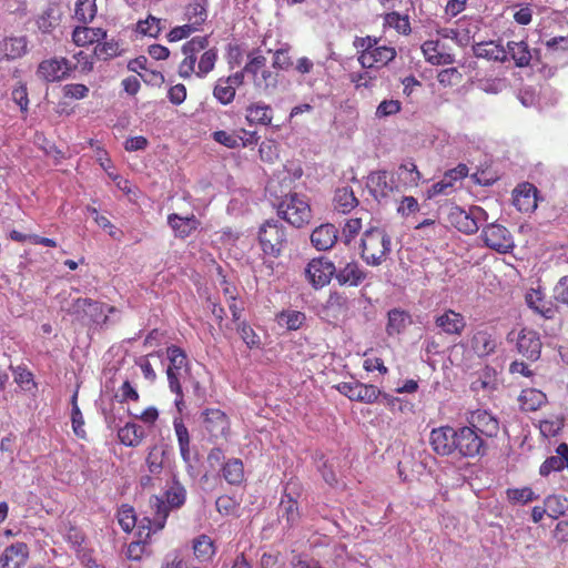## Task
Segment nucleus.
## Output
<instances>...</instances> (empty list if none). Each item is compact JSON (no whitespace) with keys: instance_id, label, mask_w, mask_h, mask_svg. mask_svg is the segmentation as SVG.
Returning <instances> with one entry per match:
<instances>
[{"instance_id":"obj_55","label":"nucleus","mask_w":568,"mask_h":568,"mask_svg":"<svg viewBox=\"0 0 568 568\" xmlns=\"http://www.w3.org/2000/svg\"><path fill=\"white\" fill-rule=\"evenodd\" d=\"M236 89L230 84L224 78H220L213 90L214 98L226 105L230 104L235 98Z\"/></svg>"},{"instance_id":"obj_30","label":"nucleus","mask_w":568,"mask_h":568,"mask_svg":"<svg viewBox=\"0 0 568 568\" xmlns=\"http://www.w3.org/2000/svg\"><path fill=\"white\" fill-rule=\"evenodd\" d=\"M146 437L144 428L134 423L128 422L118 430V438L120 443L126 447H139Z\"/></svg>"},{"instance_id":"obj_34","label":"nucleus","mask_w":568,"mask_h":568,"mask_svg":"<svg viewBox=\"0 0 568 568\" xmlns=\"http://www.w3.org/2000/svg\"><path fill=\"white\" fill-rule=\"evenodd\" d=\"M349 310L348 298L345 294L333 292L329 294L324 308V315L329 320H338L339 316H345Z\"/></svg>"},{"instance_id":"obj_57","label":"nucleus","mask_w":568,"mask_h":568,"mask_svg":"<svg viewBox=\"0 0 568 568\" xmlns=\"http://www.w3.org/2000/svg\"><path fill=\"white\" fill-rule=\"evenodd\" d=\"M163 456L164 452L162 447L158 445H154L149 449L145 464L151 474L156 475L161 473L163 469Z\"/></svg>"},{"instance_id":"obj_7","label":"nucleus","mask_w":568,"mask_h":568,"mask_svg":"<svg viewBox=\"0 0 568 568\" xmlns=\"http://www.w3.org/2000/svg\"><path fill=\"white\" fill-rule=\"evenodd\" d=\"M287 236L283 224L276 220L265 221L258 231V243L264 254L277 257L281 255Z\"/></svg>"},{"instance_id":"obj_48","label":"nucleus","mask_w":568,"mask_h":568,"mask_svg":"<svg viewBox=\"0 0 568 568\" xmlns=\"http://www.w3.org/2000/svg\"><path fill=\"white\" fill-rule=\"evenodd\" d=\"M175 435L179 443L180 454L183 460L190 459V434L181 418H174L173 422Z\"/></svg>"},{"instance_id":"obj_38","label":"nucleus","mask_w":568,"mask_h":568,"mask_svg":"<svg viewBox=\"0 0 568 568\" xmlns=\"http://www.w3.org/2000/svg\"><path fill=\"white\" fill-rule=\"evenodd\" d=\"M338 284L358 286L365 278L366 273L361 268L358 263H347L343 268L335 273Z\"/></svg>"},{"instance_id":"obj_41","label":"nucleus","mask_w":568,"mask_h":568,"mask_svg":"<svg viewBox=\"0 0 568 568\" xmlns=\"http://www.w3.org/2000/svg\"><path fill=\"white\" fill-rule=\"evenodd\" d=\"M222 477L230 485L239 486L244 481V465L240 458L229 459L221 469Z\"/></svg>"},{"instance_id":"obj_25","label":"nucleus","mask_w":568,"mask_h":568,"mask_svg":"<svg viewBox=\"0 0 568 568\" xmlns=\"http://www.w3.org/2000/svg\"><path fill=\"white\" fill-rule=\"evenodd\" d=\"M525 301L529 308L547 320L554 318L557 313L556 306L552 302L546 300L540 290L530 288L526 293Z\"/></svg>"},{"instance_id":"obj_4","label":"nucleus","mask_w":568,"mask_h":568,"mask_svg":"<svg viewBox=\"0 0 568 568\" xmlns=\"http://www.w3.org/2000/svg\"><path fill=\"white\" fill-rule=\"evenodd\" d=\"M392 252V240L388 233L381 227L367 229L359 242V255L371 266L383 264Z\"/></svg>"},{"instance_id":"obj_46","label":"nucleus","mask_w":568,"mask_h":568,"mask_svg":"<svg viewBox=\"0 0 568 568\" xmlns=\"http://www.w3.org/2000/svg\"><path fill=\"white\" fill-rule=\"evenodd\" d=\"M193 550L200 561H209L215 554L213 540L206 535H201L194 539Z\"/></svg>"},{"instance_id":"obj_1","label":"nucleus","mask_w":568,"mask_h":568,"mask_svg":"<svg viewBox=\"0 0 568 568\" xmlns=\"http://www.w3.org/2000/svg\"><path fill=\"white\" fill-rule=\"evenodd\" d=\"M209 36H196L182 45L183 59L178 67L181 78L190 79L195 75L202 79L214 69L217 61V49L209 48Z\"/></svg>"},{"instance_id":"obj_24","label":"nucleus","mask_w":568,"mask_h":568,"mask_svg":"<svg viewBox=\"0 0 568 568\" xmlns=\"http://www.w3.org/2000/svg\"><path fill=\"white\" fill-rule=\"evenodd\" d=\"M168 224L173 230L175 237L184 240L199 229L201 222L194 214L181 216L176 213H171L168 215Z\"/></svg>"},{"instance_id":"obj_54","label":"nucleus","mask_w":568,"mask_h":568,"mask_svg":"<svg viewBox=\"0 0 568 568\" xmlns=\"http://www.w3.org/2000/svg\"><path fill=\"white\" fill-rule=\"evenodd\" d=\"M506 496L509 503L520 505H526L539 498V495L535 494L530 487L508 488Z\"/></svg>"},{"instance_id":"obj_17","label":"nucleus","mask_w":568,"mask_h":568,"mask_svg":"<svg viewBox=\"0 0 568 568\" xmlns=\"http://www.w3.org/2000/svg\"><path fill=\"white\" fill-rule=\"evenodd\" d=\"M203 425L213 438H226L231 425L227 415L219 408H206L203 413Z\"/></svg>"},{"instance_id":"obj_64","label":"nucleus","mask_w":568,"mask_h":568,"mask_svg":"<svg viewBox=\"0 0 568 568\" xmlns=\"http://www.w3.org/2000/svg\"><path fill=\"white\" fill-rule=\"evenodd\" d=\"M306 316L300 311L283 312L280 315V322H284L286 327L291 331L298 329L305 322Z\"/></svg>"},{"instance_id":"obj_44","label":"nucleus","mask_w":568,"mask_h":568,"mask_svg":"<svg viewBox=\"0 0 568 568\" xmlns=\"http://www.w3.org/2000/svg\"><path fill=\"white\" fill-rule=\"evenodd\" d=\"M384 29H394L398 34L407 36L410 33V22L408 16H402L398 12H389L384 16Z\"/></svg>"},{"instance_id":"obj_42","label":"nucleus","mask_w":568,"mask_h":568,"mask_svg":"<svg viewBox=\"0 0 568 568\" xmlns=\"http://www.w3.org/2000/svg\"><path fill=\"white\" fill-rule=\"evenodd\" d=\"M410 322L409 314L399 308H393L387 313L386 333L388 336L400 334Z\"/></svg>"},{"instance_id":"obj_28","label":"nucleus","mask_w":568,"mask_h":568,"mask_svg":"<svg viewBox=\"0 0 568 568\" xmlns=\"http://www.w3.org/2000/svg\"><path fill=\"white\" fill-rule=\"evenodd\" d=\"M245 120L250 125H270L273 120V110L262 101L251 103L245 109Z\"/></svg>"},{"instance_id":"obj_45","label":"nucleus","mask_w":568,"mask_h":568,"mask_svg":"<svg viewBox=\"0 0 568 568\" xmlns=\"http://www.w3.org/2000/svg\"><path fill=\"white\" fill-rule=\"evenodd\" d=\"M10 98L19 106L22 119H27L30 103L27 83L22 81L17 82L11 89Z\"/></svg>"},{"instance_id":"obj_37","label":"nucleus","mask_w":568,"mask_h":568,"mask_svg":"<svg viewBox=\"0 0 568 568\" xmlns=\"http://www.w3.org/2000/svg\"><path fill=\"white\" fill-rule=\"evenodd\" d=\"M207 6V0H192V2L185 7L184 17L187 23L196 27V30H201V27L206 21Z\"/></svg>"},{"instance_id":"obj_63","label":"nucleus","mask_w":568,"mask_h":568,"mask_svg":"<svg viewBox=\"0 0 568 568\" xmlns=\"http://www.w3.org/2000/svg\"><path fill=\"white\" fill-rule=\"evenodd\" d=\"M281 506L283 507L282 517L285 518L290 527H293L300 519L297 501L290 497L287 500H282Z\"/></svg>"},{"instance_id":"obj_16","label":"nucleus","mask_w":568,"mask_h":568,"mask_svg":"<svg viewBox=\"0 0 568 568\" xmlns=\"http://www.w3.org/2000/svg\"><path fill=\"white\" fill-rule=\"evenodd\" d=\"M335 273L334 263L325 257L313 258L305 268V275L315 288L327 285Z\"/></svg>"},{"instance_id":"obj_58","label":"nucleus","mask_w":568,"mask_h":568,"mask_svg":"<svg viewBox=\"0 0 568 568\" xmlns=\"http://www.w3.org/2000/svg\"><path fill=\"white\" fill-rule=\"evenodd\" d=\"M162 29V20L153 16H149L145 20L139 21L136 27L139 33L152 38H156Z\"/></svg>"},{"instance_id":"obj_49","label":"nucleus","mask_w":568,"mask_h":568,"mask_svg":"<svg viewBox=\"0 0 568 568\" xmlns=\"http://www.w3.org/2000/svg\"><path fill=\"white\" fill-rule=\"evenodd\" d=\"M180 373L166 371V377L170 390L175 394L174 405L179 413H182L185 408L184 394L180 382Z\"/></svg>"},{"instance_id":"obj_13","label":"nucleus","mask_w":568,"mask_h":568,"mask_svg":"<svg viewBox=\"0 0 568 568\" xmlns=\"http://www.w3.org/2000/svg\"><path fill=\"white\" fill-rule=\"evenodd\" d=\"M335 387L348 399L365 404H373L377 402L382 395V390L377 386L361 382H342Z\"/></svg>"},{"instance_id":"obj_22","label":"nucleus","mask_w":568,"mask_h":568,"mask_svg":"<svg viewBox=\"0 0 568 568\" xmlns=\"http://www.w3.org/2000/svg\"><path fill=\"white\" fill-rule=\"evenodd\" d=\"M436 326L447 335H462L466 327V321L463 314L454 310H446L435 317Z\"/></svg>"},{"instance_id":"obj_61","label":"nucleus","mask_w":568,"mask_h":568,"mask_svg":"<svg viewBox=\"0 0 568 568\" xmlns=\"http://www.w3.org/2000/svg\"><path fill=\"white\" fill-rule=\"evenodd\" d=\"M77 398H78V393L75 392L72 396V414H71L72 429L79 438H85L87 433L83 428L84 419H83L82 413L77 404Z\"/></svg>"},{"instance_id":"obj_11","label":"nucleus","mask_w":568,"mask_h":568,"mask_svg":"<svg viewBox=\"0 0 568 568\" xmlns=\"http://www.w3.org/2000/svg\"><path fill=\"white\" fill-rule=\"evenodd\" d=\"M467 426L478 433L484 442L496 437L499 433V420L486 409L470 410L466 416Z\"/></svg>"},{"instance_id":"obj_29","label":"nucleus","mask_w":568,"mask_h":568,"mask_svg":"<svg viewBox=\"0 0 568 568\" xmlns=\"http://www.w3.org/2000/svg\"><path fill=\"white\" fill-rule=\"evenodd\" d=\"M103 307V303L91 298H77L73 302V308L77 313L83 312L91 321L105 324L109 317L104 314Z\"/></svg>"},{"instance_id":"obj_27","label":"nucleus","mask_w":568,"mask_h":568,"mask_svg":"<svg viewBox=\"0 0 568 568\" xmlns=\"http://www.w3.org/2000/svg\"><path fill=\"white\" fill-rule=\"evenodd\" d=\"M62 12L57 3H49L36 17V24L42 33H51L61 22Z\"/></svg>"},{"instance_id":"obj_15","label":"nucleus","mask_w":568,"mask_h":568,"mask_svg":"<svg viewBox=\"0 0 568 568\" xmlns=\"http://www.w3.org/2000/svg\"><path fill=\"white\" fill-rule=\"evenodd\" d=\"M457 428L449 425L434 428L429 435V443L433 450L439 456L457 454L456 438Z\"/></svg>"},{"instance_id":"obj_19","label":"nucleus","mask_w":568,"mask_h":568,"mask_svg":"<svg viewBox=\"0 0 568 568\" xmlns=\"http://www.w3.org/2000/svg\"><path fill=\"white\" fill-rule=\"evenodd\" d=\"M29 547L18 541L6 547L0 555V568H23L29 559Z\"/></svg>"},{"instance_id":"obj_21","label":"nucleus","mask_w":568,"mask_h":568,"mask_svg":"<svg viewBox=\"0 0 568 568\" xmlns=\"http://www.w3.org/2000/svg\"><path fill=\"white\" fill-rule=\"evenodd\" d=\"M425 60L433 65H445L455 62V57L445 50L439 40H427L422 44Z\"/></svg>"},{"instance_id":"obj_26","label":"nucleus","mask_w":568,"mask_h":568,"mask_svg":"<svg viewBox=\"0 0 568 568\" xmlns=\"http://www.w3.org/2000/svg\"><path fill=\"white\" fill-rule=\"evenodd\" d=\"M338 237V230L334 224L326 223L317 226L311 234V242L318 251H326L334 246Z\"/></svg>"},{"instance_id":"obj_33","label":"nucleus","mask_w":568,"mask_h":568,"mask_svg":"<svg viewBox=\"0 0 568 568\" xmlns=\"http://www.w3.org/2000/svg\"><path fill=\"white\" fill-rule=\"evenodd\" d=\"M556 456L548 457L539 468V474L541 476H548L554 471H560L565 467L568 468V445L566 443H561L556 448Z\"/></svg>"},{"instance_id":"obj_43","label":"nucleus","mask_w":568,"mask_h":568,"mask_svg":"<svg viewBox=\"0 0 568 568\" xmlns=\"http://www.w3.org/2000/svg\"><path fill=\"white\" fill-rule=\"evenodd\" d=\"M508 51L511 59L515 61L516 67L524 68L528 67L531 60L529 47L525 41H509L507 43Z\"/></svg>"},{"instance_id":"obj_40","label":"nucleus","mask_w":568,"mask_h":568,"mask_svg":"<svg viewBox=\"0 0 568 568\" xmlns=\"http://www.w3.org/2000/svg\"><path fill=\"white\" fill-rule=\"evenodd\" d=\"M457 26V34H458V45L466 47L476 37L479 31V21L475 18H466L458 20L456 22Z\"/></svg>"},{"instance_id":"obj_53","label":"nucleus","mask_w":568,"mask_h":568,"mask_svg":"<svg viewBox=\"0 0 568 568\" xmlns=\"http://www.w3.org/2000/svg\"><path fill=\"white\" fill-rule=\"evenodd\" d=\"M166 355L170 361L166 371L181 372V369L187 367V356L181 347L176 345L169 346L166 348Z\"/></svg>"},{"instance_id":"obj_23","label":"nucleus","mask_w":568,"mask_h":568,"mask_svg":"<svg viewBox=\"0 0 568 568\" xmlns=\"http://www.w3.org/2000/svg\"><path fill=\"white\" fill-rule=\"evenodd\" d=\"M513 203L518 211L529 213L537 207V189L530 183H524L514 190Z\"/></svg>"},{"instance_id":"obj_31","label":"nucleus","mask_w":568,"mask_h":568,"mask_svg":"<svg viewBox=\"0 0 568 568\" xmlns=\"http://www.w3.org/2000/svg\"><path fill=\"white\" fill-rule=\"evenodd\" d=\"M359 204L354 191L349 186H342L335 190L333 196L334 210L342 214L351 213Z\"/></svg>"},{"instance_id":"obj_60","label":"nucleus","mask_w":568,"mask_h":568,"mask_svg":"<svg viewBox=\"0 0 568 568\" xmlns=\"http://www.w3.org/2000/svg\"><path fill=\"white\" fill-rule=\"evenodd\" d=\"M118 521L124 531H131L136 524V517L133 507L130 505H122L118 510Z\"/></svg>"},{"instance_id":"obj_62","label":"nucleus","mask_w":568,"mask_h":568,"mask_svg":"<svg viewBox=\"0 0 568 568\" xmlns=\"http://www.w3.org/2000/svg\"><path fill=\"white\" fill-rule=\"evenodd\" d=\"M363 227V219L362 217H351L348 219L343 229L342 236L345 244H351V242L358 235L359 231Z\"/></svg>"},{"instance_id":"obj_50","label":"nucleus","mask_w":568,"mask_h":568,"mask_svg":"<svg viewBox=\"0 0 568 568\" xmlns=\"http://www.w3.org/2000/svg\"><path fill=\"white\" fill-rule=\"evenodd\" d=\"M544 505L547 509V516L557 519L566 514L568 508L567 499L560 495H549L545 498Z\"/></svg>"},{"instance_id":"obj_5","label":"nucleus","mask_w":568,"mask_h":568,"mask_svg":"<svg viewBox=\"0 0 568 568\" xmlns=\"http://www.w3.org/2000/svg\"><path fill=\"white\" fill-rule=\"evenodd\" d=\"M244 71L252 78L253 87L264 94L274 93L282 81L281 73L266 67V58L258 50L248 53Z\"/></svg>"},{"instance_id":"obj_18","label":"nucleus","mask_w":568,"mask_h":568,"mask_svg":"<svg viewBox=\"0 0 568 568\" xmlns=\"http://www.w3.org/2000/svg\"><path fill=\"white\" fill-rule=\"evenodd\" d=\"M517 351L529 361H537L541 353L542 343L538 332L530 328L520 329L517 342Z\"/></svg>"},{"instance_id":"obj_9","label":"nucleus","mask_w":568,"mask_h":568,"mask_svg":"<svg viewBox=\"0 0 568 568\" xmlns=\"http://www.w3.org/2000/svg\"><path fill=\"white\" fill-rule=\"evenodd\" d=\"M457 454L465 458L484 456L488 450V443L484 442L478 433L465 425L457 428L455 438Z\"/></svg>"},{"instance_id":"obj_14","label":"nucleus","mask_w":568,"mask_h":568,"mask_svg":"<svg viewBox=\"0 0 568 568\" xmlns=\"http://www.w3.org/2000/svg\"><path fill=\"white\" fill-rule=\"evenodd\" d=\"M77 68L65 58H51L41 61L37 75L45 82H58L67 78Z\"/></svg>"},{"instance_id":"obj_8","label":"nucleus","mask_w":568,"mask_h":568,"mask_svg":"<svg viewBox=\"0 0 568 568\" xmlns=\"http://www.w3.org/2000/svg\"><path fill=\"white\" fill-rule=\"evenodd\" d=\"M487 219L488 213L477 205H473L468 210L455 206L448 214L450 224L465 234H475L479 230V225Z\"/></svg>"},{"instance_id":"obj_35","label":"nucleus","mask_w":568,"mask_h":568,"mask_svg":"<svg viewBox=\"0 0 568 568\" xmlns=\"http://www.w3.org/2000/svg\"><path fill=\"white\" fill-rule=\"evenodd\" d=\"M106 38V31L102 28L77 27L72 32V41L78 47L98 43Z\"/></svg>"},{"instance_id":"obj_36","label":"nucleus","mask_w":568,"mask_h":568,"mask_svg":"<svg viewBox=\"0 0 568 568\" xmlns=\"http://www.w3.org/2000/svg\"><path fill=\"white\" fill-rule=\"evenodd\" d=\"M473 52L475 57L490 61L503 62L507 58L505 48L495 41L478 42L473 45Z\"/></svg>"},{"instance_id":"obj_3","label":"nucleus","mask_w":568,"mask_h":568,"mask_svg":"<svg viewBox=\"0 0 568 568\" xmlns=\"http://www.w3.org/2000/svg\"><path fill=\"white\" fill-rule=\"evenodd\" d=\"M186 501V489L178 480L164 491L163 497L153 495L150 498V507L153 518L150 521V529L156 532L164 528L170 511L180 509Z\"/></svg>"},{"instance_id":"obj_47","label":"nucleus","mask_w":568,"mask_h":568,"mask_svg":"<svg viewBox=\"0 0 568 568\" xmlns=\"http://www.w3.org/2000/svg\"><path fill=\"white\" fill-rule=\"evenodd\" d=\"M268 52L273 53V57H272V68L273 69H275L277 71H280V70L287 71L294 65L292 55L290 54V52H291L290 44L285 43L281 48H278L274 51L268 50Z\"/></svg>"},{"instance_id":"obj_10","label":"nucleus","mask_w":568,"mask_h":568,"mask_svg":"<svg viewBox=\"0 0 568 568\" xmlns=\"http://www.w3.org/2000/svg\"><path fill=\"white\" fill-rule=\"evenodd\" d=\"M480 239L487 247L500 254L510 253L515 248L511 233L507 227L498 223L486 225L480 233Z\"/></svg>"},{"instance_id":"obj_51","label":"nucleus","mask_w":568,"mask_h":568,"mask_svg":"<svg viewBox=\"0 0 568 568\" xmlns=\"http://www.w3.org/2000/svg\"><path fill=\"white\" fill-rule=\"evenodd\" d=\"M236 331L240 334L242 341L250 349L261 348V337L258 336V334H256V332L246 321H241L236 323Z\"/></svg>"},{"instance_id":"obj_6","label":"nucleus","mask_w":568,"mask_h":568,"mask_svg":"<svg viewBox=\"0 0 568 568\" xmlns=\"http://www.w3.org/2000/svg\"><path fill=\"white\" fill-rule=\"evenodd\" d=\"M277 214L294 227H303L312 220L311 205L305 195L290 193L277 205Z\"/></svg>"},{"instance_id":"obj_20","label":"nucleus","mask_w":568,"mask_h":568,"mask_svg":"<svg viewBox=\"0 0 568 568\" xmlns=\"http://www.w3.org/2000/svg\"><path fill=\"white\" fill-rule=\"evenodd\" d=\"M395 180L399 191L410 190L419 186L423 174L418 170L415 161L407 159L398 165Z\"/></svg>"},{"instance_id":"obj_32","label":"nucleus","mask_w":568,"mask_h":568,"mask_svg":"<svg viewBox=\"0 0 568 568\" xmlns=\"http://www.w3.org/2000/svg\"><path fill=\"white\" fill-rule=\"evenodd\" d=\"M470 345L478 356L484 357L495 352L497 342L488 329H477L471 336Z\"/></svg>"},{"instance_id":"obj_56","label":"nucleus","mask_w":568,"mask_h":568,"mask_svg":"<svg viewBox=\"0 0 568 568\" xmlns=\"http://www.w3.org/2000/svg\"><path fill=\"white\" fill-rule=\"evenodd\" d=\"M120 54V45L115 40L98 42L93 55L100 60H109Z\"/></svg>"},{"instance_id":"obj_59","label":"nucleus","mask_w":568,"mask_h":568,"mask_svg":"<svg viewBox=\"0 0 568 568\" xmlns=\"http://www.w3.org/2000/svg\"><path fill=\"white\" fill-rule=\"evenodd\" d=\"M114 398L119 404H128L130 402H139L140 394L130 381H124L116 390Z\"/></svg>"},{"instance_id":"obj_12","label":"nucleus","mask_w":568,"mask_h":568,"mask_svg":"<svg viewBox=\"0 0 568 568\" xmlns=\"http://www.w3.org/2000/svg\"><path fill=\"white\" fill-rule=\"evenodd\" d=\"M369 194L377 201L388 199L396 191H399L394 174L387 170L372 171L366 180Z\"/></svg>"},{"instance_id":"obj_39","label":"nucleus","mask_w":568,"mask_h":568,"mask_svg":"<svg viewBox=\"0 0 568 568\" xmlns=\"http://www.w3.org/2000/svg\"><path fill=\"white\" fill-rule=\"evenodd\" d=\"M520 408L525 412H536L546 404V394L536 388L523 389L518 398Z\"/></svg>"},{"instance_id":"obj_2","label":"nucleus","mask_w":568,"mask_h":568,"mask_svg":"<svg viewBox=\"0 0 568 568\" xmlns=\"http://www.w3.org/2000/svg\"><path fill=\"white\" fill-rule=\"evenodd\" d=\"M353 44L363 69H383L397 57L394 47L382 43V39L374 36L356 37Z\"/></svg>"},{"instance_id":"obj_52","label":"nucleus","mask_w":568,"mask_h":568,"mask_svg":"<svg viewBox=\"0 0 568 568\" xmlns=\"http://www.w3.org/2000/svg\"><path fill=\"white\" fill-rule=\"evenodd\" d=\"M97 11V0H77L74 14L80 22L90 23Z\"/></svg>"}]
</instances>
